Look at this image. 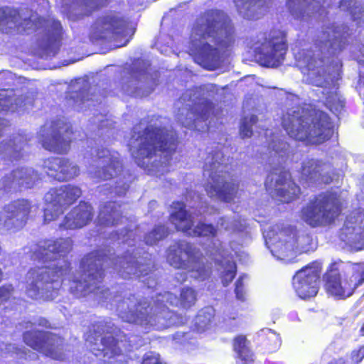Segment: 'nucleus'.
Segmentation results:
<instances>
[{
    "label": "nucleus",
    "instance_id": "1",
    "mask_svg": "<svg viewBox=\"0 0 364 364\" xmlns=\"http://www.w3.org/2000/svg\"><path fill=\"white\" fill-rule=\"evenodd\" d=\"M109 264L124 278L147 274L146 267L139 265L133 258L119 257L114 262L99 252H92L82 260L80 269L83 274L70 275L65 260L31 269L26 277V292L32 299H53L55 297L53 291L63 284L69 286L76 296H85L100 289L103 274L102 267Z\"/></svg>",
    "mask_w": 364,
    "mask_h": 364
},
{
    "label": "nucleus",
    "instance_id": "2",
    "mask_svg": "<svg viewBox=\"0 0 364 364\" xmlns=\"http://www.w3.org/2000/svg\"><path fill=\"white\" fill-rule=\"evenodd\" d=\"M343 35L340 30L333 28H326L323 30L318 37L316 47L318 50L303 51L296 54V60L301 72L306 75V80L309 83L316 86L323 87V102L333 112L341 110L344 105L343 101L336 92V80L338 79L339 62H336L333 67L332 73L326 75L325 62L318 58L320 55H335L343 48Z\"/></svg>",
    "mask_w": 364,
    "mask_h": 364
},
{
    "label": "nucleus",
    "instance_id": "3",
    "mask_svg": "<svg viewBox=\"0 0 364 364\" xmlns=\"http://www.w3.org/2000/svg\"><path fill=\"white\" fill-rule=\"evenodd\" d=\"M164 118L152 119L142 134L141 123L134 129L129 151L138 166L150 174L161 176L168 171V157L176 149V134L164 126Z\"/></svg>",
    "mask_w": 364,
    "mask_h": 364
},
{
    "label": "nucleus",
    "instance_id": "4",
    "mask_svg": "<svg viewBox=\"0 0 364 364\" xmlns=\"http://www.w3.org/2000/svg\"><path fill=\"white\" fill-rule=\"evenodd\" d=\"M232 41V27L228 17L220 11H208L193 30L190 55L196 63L208 70L220 64V49Z\"/></svg>",
    "mask_w": 364,
    "mask_h": 364
},
{
    "label": "nucleus",
    "instance_id": "5",
    "mask_svg": "<svg viewBox=\"0 0 364 364\" xmlns=\"http://www.w3.org/2000/svg\"><path fill=\"white\" fill-rule=\"evenodd\" d=\"M196 299V292L193 289L183 288L180 299L170 292H165L164 294L156 296L151 306L145 307L141 304L136 306L135 304H129L128 301H123L118 306L117 311L124 321L145 326V329L153 327L157 330H162L181 323L177 321V316L163 304L165 300L171 305L180 304L184 308H188L194 304Z\"/></svg>",
    "mask_w": 364,
    "mask_h": 364
},
{
    "label": "nucleus",
    "instance_id": "6",
    "mask_svg": "<svg viewBox=\"0 0 364 364\" xmlns=\"http://www.w3.org/2000/svg\"><path fill=\"white\" fill-rule=\"evenodd\" d=\"M282 124L290 137L309 144H321L333 133L328 116L312 109L290 110L284 116Z\"/></svg>",
    "mask_w": 364,
    "mask_h": 364
},
{
    "label": "nucleus",
    "instance_id": "7",
    "mask_svg": "<svg viewBox=\"0 0 364 364\" xmlns=\"http://www.w3.org/2000/svg\"><path fill=\"white\" fill-rule=\"evenodd\" d=\"M212 85L197 87L188 90L180 99V103L185 106L179 108L177 119L184 127L196 129L200 132L208 128V124L200 126V122H205L212 112V104L208 100L211 96Z\"/></svg>",
    "mask_w": 364,
    "mask_h": 364
},
{
    "label": "nucleus",
    "instance_id": "8",
    "mask_svg": "<svg viewBox=\"0 0 364 364\" xmlns=\"http://www.w3.org/2000/svg\"><path fill=\"white\" fill-rule=\"evenodd\" d=\"M267 247L279 259L291 261L296 254L307 252L311 249L312 240L306 234L297 235L291 228L279 230L278 226L269 227L263 232Z\"/></svg>",
    "mask_w": 364,
    "mask_h": 364
},
{
    "label": "nucleus",
    "instance_id": "9",
    "mask_svg": "<svg viewBox=\"0 0 364 364\" xmlns=\"http://www.w3.org/2000/svg\"><path fill=\"white\" fill-rule=\"evenodd\" d=\"M220 156V154L217 153L215 156L208 157L205 160L204 176L208 178L205 189L209 197L230 202L236 196L238 183L224 173L225 166L218 161Z\"/></svg>",
    "mask_w": 364,
    "mask_h": 364
},
{
    "label": "nucleus",
    "instance_id": "10",
    "mask_svg": "<svg viewBox=\"0 0 364 364\" xmlns=\"http://www.w3.org/2000/svg\"><path fill=\"white\" fill-rule=\"evenodd\" d=\"M344 193H327L318 196L302 210V218L312 227L331 224L340 215L345 203Z\"/></svg>",
    "mask_w": 364,
    "mask_h": 364
},
{
    "label": "nucleus",
    "instance_id": "11",
    "mask_svg": "<svg viewBox=\"0 0 364 364\" xmlns=\"http://www.w3.org/2000/svg\"><path fill=\"white\" fill-rule=\"evenodd\" d=\"M167 260L175 268L182 269L191 277L203 280L211 272V266L205 264L206 259L189 243L183 242L169 247Z\"/></svg>",
    "mask_w": 364,
    "mask_h": 364
},
{
    "label": "nucleus",
    "instance_id": "12",
    "mask_svg": "<svg viewBox=\"0 0 364 364\" xmlns=\"http://www.w3.org/2000/svg\"><path fill=\"white\" fill-rule=\"evenodd\" d=\"M43 26L48 28V41L50 43L59 41L61 34V25L58 21H46L34 14L29 18L22 19L16 10L0 8V29L6 31L16 29L18 32L30 33L31 31L38 29Z\"/></svg>",
    "mask_w": 364,
    "mask_h": 364
},
{
    "label": "nucleus",
    "instance_id": "13",
    "mask_svg": "<svg viewBox=\"0 0 364 364\" xmlns=\"http://www.w3.org/2000/svg\"><path fill=\"white\" fill-rule=\"evenodd\" d=\"M285 36L280 31H272L262 42H258L254 48L255 57L262 66L274 68L279 66L286 53Z\"/></svg>",
    "mask_w": 364,
    "mask_h": 364
},
{
    "label": "nucleus",
    "instance_id": "14",
    "mask_svg": "<svg viewBox=\"0 0 364 364\" xmlns=\"http://www.w3.org/2000/svg\"><path fill=\"white\" fill-rule=\"evenodd\" d=\"M134 33L125 21L112 15L99 18L92 28L93 38L113 39L117 47L126 46Z\"/></svg>",
    "mask_w": 364,
    "mask_h": 364
},
{
    "label": "nucleus",
    "instance_id": "15",
    "mask_svg": "<svg viewBox=\"0 0 364 364\" xmlns=\"http://www.w3.org/2000/svg\"><path fill=\"white\" fill-rule=\"evenodd\" d=\"M363 282L364 262L355 263L350 266V275L343 279L340 275L327 276L325 288L328 294L343 299L350 296Z\"/></svg>",
    "mask_w": 364,
    "mask_h": 364
},
{
    "label": "nucleus",
    "instance_id": "16",
    "mask_svg": "<svg viewBox=\"0 0 364 364\" xmlns=\"http://www.w3.org/2000/svg\"><path fill=\"white\" fill-rule=\"evenodd\" d=\"M81 193L78 187L70 185L50 188L44 197L47 205L44 210L45 221L56 220L63 213L64 207L75 201Z\"/></svg>",
    "mask_w": 364,
    "mask_h": 364
},
{
    "label": "nucleus",
    "instance_id": "17",
    "mask_svg": "<svg viewBox=\"0 0 364 364\" xmlns=\"http://www.w3.org/2000/svg\"><path fill=\"white\" fill-rule=\"evenodd\" d=\"M170 220L176 229L190 236L215 237L218 235V231L211 225L198 223L194 225L193 217L187 213L182 203H173Z\"/></svg>",
    "mask_w": 364,
    "mask_h": 364
},
{
    "label": "nucleus",
    "instance_id": "18",
    "mask_svg": "<svg viewBox=\"0 0 364 364\" xmlns=\"http://www.w3.org/2000/svg\"><path fill=\"white\" fill-rule=\"evenodd\" d=\"M34 208L38 207L26 199H19L9 203L0 212V227L11 232L22 229Z\"/></svg>",
    "mask_w": 364,
    "mask_h": 364
},
{
    "label": "nucleus",
    "instance_id": "19",
    "mask_svg": "<svg viewBox=\"0 0 364 364\" xmlns=\"http://www.w3.org/2000/svg\"><path fill=\"white\" fill-rule=\"evenodd\" d=\"M339 238L352 250H364V209L360 207L346 217Z\"/></svg>",
    "mask_w": 364,
    "mask_h": 364
},
{
    "label": "nucleus",
    "instance_id": "20",
    "mask_svg": "<svg viewBox=\"0 0 364 364\" xmlns=\"http://www.w3.org/2000/svg\"><path fill=\"white\" fill-rule=\"evenodd\" d=\"M321 264L315 261L296 272L293 278V287L299 297L307 299L318 293Z\"/></svg>",
    "mask_w": 364,
    "mask_h": 364
},
{
    "label": "nucleus",
    "instance_id": "21",
    "mask_svg": "<svg viewBox=\"0 0 364 364\" xmlns=\"http://www.w3.org/2000/svg\"><path fill=\"white\" fill-rule=\"evenodd\" d=\"M25 343L32 348L53 359L62 358V341L56 336L34 328L23 336Z\"/></svg>",
    "mask_w": 364,
    "mask_h": 364
},
{
    "label": "nucleus",
    "instance_id": "22",
    "mask_svg": "<svg viewBox=\"0 0 364 364\" xmlns=\"http://www.w3.org/2000/svg\"><path fill=\"white\" fill-rule=\"evenodd\" d=\"M100 336L92 337L87 335L86 342L89 344L91 350L97 357L102 356L105 361H108L115 355H119L123 349L127 350L132 347L131 343L133 341H127L122 338H125V336L117 335L118 338H114L112 335H107L105 337L98 339Z\"/></svg>",
    "mask_w": 364,
    "mask_h": 364
},
{
    "label": "nucleus",
    "instance_id": "23",
    "mask_svg": "<svg viewBox=\"0 0 364 364\" xmlns=\"http://www.w3.org/2000/svg\"><path fill=\"white\" fill-rule=\"evenodd\" d=\"M97 166L96 171H90L91 177L97 181L112 178L118 176L122 171L119 154L107 149L97 151Z\"/></svg>",
    "mask_w": 364,
    "mask_h": 364
},
{
    "label": "nucleus",
    "instance_id": "24",
    "mask_svg": "<svg viewBox=\"0 0 364 364\" xmlns=\"http://www.w3.org/2000/svg\"><path fill=\"white\" fill-rule=\"evenodd\" d=\"M289 173H271L267 178L265 186L271 194H275L281 198V200L289 203L296 198L300 192V188L289 178Z\"/></svg>",
    "mask_w": 364,
    "mask_h": 364
},
{
    "label": "nucleus",
    "instance_id": "25",
    "mask_svg": "<svg viewBox=\"0 0 364 364\" xmlns=\"http://www.w3.org/2000/svg\"><path fill=\"white\" fill-rule=\"evenodd\" d=\"M208 252L215 261L217 269L220 274L223 284L226 286L234 279L236 274V265L234 261L229 259L232 255L228 251L221 249V244L219 241H213Z\"/></svg>",
    "mask_w": 364,
    "mask_h": 364
},
{
    "label": "nucleus",
    "instance_id": "26",
    "mask_svg": "<svg viewBox=\"0 0 364 364\" xmlns=\"http://www.w3.org/2000/svg\"><path fill=\"white\" fill-rule=\"evenodd\" d=\"M72 241L70 238L48 240L41 242L35 250L34 259H38L43 263L48 260H56L70 252Z\"/></svg>",
    "mask_w": 364,
    "mask_h": 364
},
{
    "label": "nucleus",
    "instance_id": "27",
    "mask_svg": "<svg viewBox=\"0 0 364 364\" xmlns=\"http://www.w3.org/2000/svg\"><path fill=\"white\" fill-rule=\"evenodd\" d=\"M43 167L48 175L58 181H67L77 176L79 167L68 159L50 158L43 163Z\"/></svg>",
    "mask_w": 364,
    "mask_h": 364
},
{
    "label": "nucleus",
    "instance_id": "28",
    "mask_svg": "<svg viewBox=\"0 0 364 364\" xmlns=\"http://www.w3.org/2000/svg\"><path fill=\"white\" fill-rule=\"evenodd\" d=\"M38 179V174L32 168H18L1 179L0 188L5 190L19 188H30L33 187Z\"/></svg>",
    "mask_w": 364,
    "mask_h": 364
},
{
    "label": "nucleus",
    "instance_id": "29",
    "mask_svg": "<svg viewBox=\"0 0 364 364\" xmlns=\"http://www.w3.org/2000/svg\"><path fill=\"white\" fill-rule=\"evenodd\" d=\"M331 167L311 159L304 162L301 168V180L309 183H328L332 181L329 175Z\"/></svg>",
    "mask_w": 364,
    "mask_h": 364
},
{
    "label": "nucleus",
    "instance_id": "30",
    "mask_svg": "<svg viewBox=\"0 0 364 364\" xmlns=\"http://www.w3.org/2000/svg\"><path fill=\"white\" fill-rule=\"evenodd\" d=\"M287 6L295 19L306 22L314 13L324 7V3L321 5V0H287Z\"/></svg>",
    "mask_w": 364,
    "mask_h": 364
},
{
    "label": "nucleus",
    "instance_id": "31",
    "mask_svg": "<svg viewBox=\"0 0 364 364\" xmlns=\"http://www.w3.org/2000/svg\"><path fill=\"white\" fill-rule=\"evenodd\" d=\"M62 131L53 127L52 131L47 130V126L43 127L40 132L41 140L43 146L53 152L58 154L66 153L69 149L70 140L61 136Z\"/></svg>",
    "mask_w": 364,
    "mask_h": 364
},
{
    "label": "nucleus",
    "instance_id": "32",
    "mask_svg": "<svg viewBox=\"0 0 364 364\" xmlns=\"http://www.w3.org/2000/svg\"><path fill=\"white\" fill-rule=\"evenodd\" d=\"M92 217V208L86 203H81L69 213L60 227L64 229H75L85 225Z\"/></svg>",
    "mask_w": 364,
    "mask_h": 364
},
{
    "label": "nucleus",
    "instance_id": "33",
    "mask_svg": "<svg viewBox=\"0 0 364 364\" xmlns=\"http://www.w3.org/2000/svg\"><path fill=\"white\" fill-rule=\"evenodd\" d=\"M235 6L244 18H259L265 11L264 0H234Z\"/></svg>",
    "mask_w": 364,
    "mask_h": 364
},
{
    "label": "nucleus",
    "instance_id": "34",
    "mask_svg": "<svg viewBox=\"0 0 364 364\" xmlns=\"http://www.w3.org/2000/svg\"><path fill=\"white\" fill-rule=\"evenodd\" d=\"M25 144L23 136H18L9 142L3 141L0 144V156L6 159H17L21 157V151Z\"/></svg>",
    "mask_w": 364,
    "mask_h": 364
},
{
    "label": "nucleus",
    "instance_id": "35",
    "mask_svg": "<svg viewBox=\"0 0 364 364\" xmlns=\"http://www.w3.org/2000/svg\"><path fill=\"white\" fill-rule=\"evenodd\" d=\"M119 218L122 222L127 220L120 217V212L117 210L114 203H109L100 210L98 221L102 225L109 226L117 224Z\"/></svg>",
    "mask_w": 364,
    "mask_h": 364
},
{
    "label": "nucleus",
    "instance_id": "36",
    "mask_svg": "<svg viewBox=\"0 0 364 364\" xmlns=\"http://www.w3.org/2000/svg\"><path fill=\"white\" fill-rule=\"evenodd\" d=\"M213 316L214 310L211 307H207L200 311L194 320L195 329L199 333L210 329Z\"/></svg>",
    "mask_w": 364,
    "mask_h": 364
},
{
    "label": "nucleus",
    "instance_id": "37",
    "mask_svg": "<svg viewBox=\"0 0 364 364\" xmlns=\"http://www.w3.org/2000/svg\"><path fill=\"white\" fill-rule=\"evenodd\" d=\"M233 347L240 359L241 363L238 364H248L252 360V354L249 349L248 342L245 336L236 337L234 340Z\"/></svg>",
    "mask_w": 364,
    "mask_h": 364
},
{
    "label": "nucleus",
    "instance_id": "38",
    "mask_svg": "<svg viewBox=\"0 0 364 364\" xmlns=\"http://www.w3.org/2000/svg\"><path fill=\"white\" fill-rule=\"evenodd\" d=\"M19 100L13 98L7 94V92H0V111L10 110L14 112L17 110Z\"/></svg>",
    "mask_w": 364,
    "mask_h": 364
},
{
    "label": "nucleus",
    "instance_id": "39",
    "mask_svg": "<svg viewBox=\"0 0 364 364\" xmlns=\"http://www.w3.org/2000/svg\"><path fill=\"white\" fill-rule=\"evenodd\" d=\"M218 225L221 228H224L227 231H232V233L235 235V237H242L244 235V230L245 227L242 224L240 223V226L237 224L232 225V222L230 221L229 219L221 218L218 222Z\"/></svg>",
    "mask_w": 364,
    "mask_h": 364
},
{
    "label": "nucleus",
    "instance_id": "40",
    "mask_svg": "<svg viewBox=\"0 0 364 364\" xmlns=\"http://www.w3.org/2000/svg\"><path fill=\"white\" fill-rule=\"evenodd\" d=\"M166 235L167 230L165 227L158 226L145 237V242L146 244L151 245L164 238Z\"/></svg>",
    "mask_w": 364,
    "mask_h": 364
},
{
    "label": "nucleus",
    "instance_id": "41",
    "mask_svg": "<svg viewBox=\"0 0 364 364\" xmlns=\"http://www.w3.org/2000/svg\"><path fill=\"white\" fill-rule=\"evenodd\" d=\"M257 122V117L251 115L250 117H245L240 126V134L242 137H250L252 135V127Z\"/></svg>",
    "mask_w": 364,
    "mask_h": 364
},
{
    "label": "nucleus",
    "instance_id": "42",
    "mask_svg": "<svg viewBox=\"0 0 364 364\" xmlns=\"http://www.w3.org/2000/svg\"><path fill=\"white\" fill-rule=\"evenodd\" d=\"M73 98V101L75 103V107L78 110H83L84 107L90 106V101H92V99L87 98L85 99V92L84 91L80 92L79 95L76 96V99H75V97H72Z\"/></svg>",
    "mask_w": 364,
    "mask_h": 364
},
{
    "label": "nucleus",
    "instance_id": "43",
    "mask_svg": "<svg viewBox=\"0 0 364 364\" xmlns=\"http://www.w3.org/2000/svg\"><path fill=\"white\" fill-rule=\"evenodd\" d=\"M14 292L11 285H4L0 287V304L10 299Z\"/></svg>",
    "mask_w": 364,
    "mask_h": 364
},
{
    "label": "nucleus",
    "instance_id": "44",
    "mask_svg": "<svg viewBox=\"0 0 364 364\" xmlns=\"http://www.w3.org/2000/svg\"><path fill=\"white\" fill-rule=\"evenodd\" d=\"M270 148L279 156L283 157L287 153L288 145L283 141H279L278 144L274 141L270 144Z\"/></svg>",
    "mask_w": 364,
    "mask_h": 364
},
{
    "label": "nucleus",
    "instance_id": "45",
    "mask_svg": "<svg viewBox=\"0 0 364 364\" xmlns=\"http://www.w3.org/2000/svg\"><path fill=\"white\" fill-rule=\"evenodd\" d=\"M245 277H240L236 282L235 287V294L237 299L240 301L245 300V291H244V284L243 279Z\"/></svg>",
    "mask_w": 364,
    "mask_h": 364
},
{
    "label": "nucleus",
    "instance_id": "46",
    "mask_svg": "<svg viewBox=\"0 0 364 364\" xmlns=\"http://www.w3.org/2000/svg\"><path fill=\"white\" fill-rule=\"evenodd\" d=\"M268 339L273 342V346L272 348H269V350H276L280 346L279 336L274 332L271 331V330H268Z\"/></svg>",
    "mask_w": 364,
    "mask_h": 364
},
{
    "label": "nucleus",
    "instance_id": "47",
    "mask_svg": "<svg viewBox=\"0 0 364 364\" xmlns=\"http://www.w3.org/2000/svg\"><path fill=\"white\" fill-rule=\"evenodd\" d=\"M339 6L341 10H350V12L355 20L359 18L358 16H356V12L354 11L352 8V0H342Z\"/></svg>",
    "mask_w": 364,
    "mask_h": 364
},
{
    "label": "nucleus",
    "instance_id": "48",
    "mask_svg": "<svg viewBox=\"0 0 364 364\" xmlns=\"http://www.w3.org/2000/svg\"><path fill=\"white\" fill-rule=\"evenodd\" d=\"M351 358L354 363L358 364L364 358V346L360 347L358 350L353 351Z\"/></svg>",
    "mask_w": 364,
    "mask_h": 364
},
{
    "label": "nucleus",
    "instance_id": "49",
    "mask_svg": "<svg viewBox=\"0 0 364 364\" xmlns=\"http://www.w3.org/2000/svg\"><path fill=\"white\" fill-rule=\"evenodd\" d=\"M343 265V262L341 260L335 261L332 262L329 267V272L327 274V276L330 275H338L337 272L341 269L342 266Z\"/></svg>",
    "mask_w": 364,
    "mask_h": 364
},
{
    "label": "nucleus",
    "instance_id": "50",
    "mask_svg": "<svg viewBox=\"0 0 364 364\" xmlns=\"http://www.w3.org/2000/svg\"><path fill=\"white\" fill-rule=\"evenodd\" d=\"M127 92H129V94H132V95H134L135 96H137V97H143V96H145L146 95H148L149 92H146V93H140L139 90H136L134 88V90H127Z\"/></svg>",
    "mask_w": 364,
    "mask_h": 364
},
{
    "label": "nucleus",
    "instance_id": "51",
    "mask_svg": "<svg viewBox=\"0 0 364 364\" xmlns=\"http://www.w3.org/2000/svg\"><path fill=\"white\" fill-rule=\"evenodd\" d=\"M357 198L359 202L364 203V176H363V183L361 188V192L357 195Z\"/></svg>",
    "mask_w": 364,
    "mask_h": 364
},
{
    "label": "nucleus",
    "instance_id": "52",
    "mask_svg": "<svg viewBox=\"0 0 364 364\" xmlns=\"http://www.w3.org/2000/svg\"><path fill=\"white\" fill-rule=\"evenodd\" d=\"M233 244H234V240H232L230 242V247L232 250V252H234V254L236 257H241L240 255V251L239 250V248L237 247H233Z\"/></svg>",
    "mask_w": 364,
    "mask_h": 364
},
{
    "label": "nucleus",
    "instance_id": "53",
    "mask_svg": "<svg viewBox=\"0 0 364 364\" xmlns=\"http://www.w3.org/2000/svg\"><path fill=\"white\" fill-rule=\"evenodd\" d=\"M139 81L140 82L142 81V80L146 82L149 79V75L146 72H143L139 74Z\"/></svg>",
    "mask_w": 364,
    "mask_h": 364
},
{
    "label": "nucleus",
    "instance_id": "54",
    "mask_svg": "<svg viewBox=\"0 0 364 364\" xmlns=\"http://www.w3.org/2000/svg\"><path fill=\"white\" fill-rule=\"evenodd\" d=\"M127 188H128V186H127V185H126V184H124V185H123V187H122V190H120V191H117V193H118L119 196H121V195L124 194V193H125V191L127 189Z\"/></svg>",
    "mask_w": 364,
    "mask_h": 364
},
{
    "label": "nucleus",
    "instance_id": "55",
    "mask_svg": "<svg viewBox=\"0 0 364 364\" xmlns=\"http://www.w3.org/2000/svg\"><path fill=\"white\" fill-rule=\"evenodd\" d=\"M131 235H132L131 232H126V233L122 235L120 238H122L123 240V241L127 242V239L126 237H129Z\"/></svg>",
    "mask_w": 364,
    "mask_h": 364
},
{
    "label": "nucleus",
    "instance_id": "56",
    "mask_svg": "<svg viewBox=\"0 0 364 364\" xmlns=\"http://www.w3.org/2000/svg\"><path fill=\"white\" fill-rule=\"evenodd\" d=\"M47 321L45 319L41 318L38 321V325L42 326H46Z\"/></svg>",
    "mask_w": 364,
    "mask_h": 364
},
{
    "label": "nucleus",
    "instance_id": "57",
    "mask_svg": "<svg viewBox=\"0 0 364 364\" xmlns=\"http://www.w3.org/2000/svg\"><path fill=\"white\" fill-rule=\"evenodd\" d=\"M360 332H361L362 335L364 336V323H363L362 328H360Z\"/></svg>",
    "mask_w": 364,
    "mask_h": 364
}]
</instances>
